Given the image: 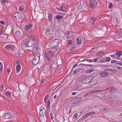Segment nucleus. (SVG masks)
I'll use <instances>...</instances> for the list:
<instances>
[{"mask_svg": "<svg viewBox=\"0 0 122 122\" xmlns=\"http://www.w3.org/2000/svg\"><path fill=\"white\" fill-rule=\"evenodd\" d=\"M24 9V7L23 6H21L19 7V9L21 10H23Z\"/></svg>", "mask_w": 122, "mask_h": 122, "instance_id": "obj_39", "label": "nucleus"}, {"mask_svg": "<svg viewBox=\"0 0 122 122\" xmlns=\"http://www.w3.org/2000/svg\"><path fill=\"white\" fill-rule=\"evenodd\" d=\"M90 93L91 94H93V93H95V90L92 91Z\"/></svg>", "mask_w": 122, "mask_h": 122, "instance_id": "obj_54", "label": "nucleus"}, {"mask_svg": "<svg viewBox=\"0 0 122 122\" xmlns=\"http://www.w3.org/2000/svg\"><path fill=\"white\" fill-rule=\"evenodd\" d=\"M88 113L89 114V115H92L93 114H95V112H89Z\"/></svg>", "mask_w": 122, "mask_h": 122, "instance_id": "obj_40", "label": "nucleus"}, {"mask_svg": "<svg viewBox=\"0 0 122 122\" xmlns=\"http://www.w3.org/2000/svg\"><path fill=\"white\" fill-rule=\"evenodd\" d=\"M3 87L4 86L3 85H0V88L3 89Z\"/></svg>", "mask_w": 122, "mask_h": 122, "instance_id": "obj_58", "label": "nucleus"}, {"mask_svg": "<svg viewBox=\"0 0 122 122\" xmlns=\"http://www.w3.org/2000/svg\"><path fill=\"white\" fill-rule=\"evenodd\" d=\"M62 17L60 15H58L57 16L56 18L57 19H61L62 18Z\"/></svg>", "mask_w": 122, "mask_h": 122, "instance_id": "obj_34", "label": "nucleus"}, {"mask_svg": "<svg viewBox=\"0 0 122 122\" xmlns=\"http://www.w3.org/2000/svg\"><path fill=\"white\" fill-rule=\"evenodd\" d=\"M67 43L69 45L71 44L72 43V41L71 40H68Z\"/></svg>", "mask_w": 122, "mask_h": 122, "instance_id": "obj_35", "label": "nucleus"}, {"mask_svg": "<svg viewBox=\"0 0 122 122\" xmlns=\"http://www.w3.org/2000/svg\"><path fill=\"white\" fill-rule=\"evenodd\" d=\"M76 99L75 98L72 99L71 102V104H75L77 103Z\"/></svg>", "mask_w": 122, "mask_h": 122, "instance_id": "obj_23", "label": "nucleus"}, {"mask_svg": "<svg viewBox=\"0 0 122 122\" xmlns=\"http://www.w3.org/2000/svg\"><path fill=\"white\" fill-rule=\"evenodd\" d=\"M88 95V93H86L84 95V97H85Z\"/></svg>", "mask_w": 122, "mask_h": 122, "instance_id": "obj_55", "label": "nucleus"}, {"mask_svg": "<svg viewBox=\"0 0 122 122\" xmlns=\"http://www.w3.org/2000/svg\"><path fill=\"white\" fill-rule=\"evenodd\" d=\"M34 44L33 40L30 39L26 41L25 43V45L26 46L30 47L33 46Z\"/></svg>", "mask_w": 122, "mask_h": 122, "instance_id": "obj_5", "label": "nucleus"}, {"mask_svg": "<svg viewBox=\"0 0 122 122\" xmlns=\"http://www.w3.org/2000/svg\"><path fill=\"white\" fill-rule=\"evenodd\" d=\"M5 48L8 50L10 49L11 50H14V46L11 44L7 45L5 46Z\"/></svg>", "mask_w": 122, "mask_h": 122, "instance_id": "obj_14", "label": "nucleus"}, {"mask_svg": "<svg viewBox=\"0 0 122 122\" xmlns=\"http://www.w3.org/2000/svg\"><path fill=\"white\" fill-rule=\"evenodd\" d=\"M48 94H47L46 95V96L45 97L46 98H47V97H48Z\"/></svg>", "mask_w": 122, "mask_h": 122, "instance_id": "obj_60", "label": "nucleus"}, {"mask_svg": "<svg viewBox=\"0 0 122 122\" xmlns=\"http://www.w3.org/2000/svg\"><path fill=\"white\" fill-rule=\"evenodd\" d=\"M76 48L74 46H72L70 50H72L75 49Z\"/></svg>", "mask_w": 122, "mask_h": 122, "instance_id": "obj_42", "label": "nucleus"}, {"mask_svg": "<svg viewBox=\"0 0 122 122\" xmlns=\"http://www.w3.org/2000/svg\"><path fill=\"white\" fill-rule=\"evenodd\" d=\"M60 10L61 11H64V9H63L62 7L60 8Z\"/></svg>", "mask_w": 122, "mask_h": 122, "instance_id": "obj_50", "label": "nucleus"}, {"mask_svg": "<svg viewBox=\"0 0 122 122\" xmlns=\"http://www.w3.org/2000/svg\"><path fill=\"white\" fill-rule=\"evenodd\" d=\"M44 104L41 107L39 112V115L41 117H43L45 115L46 111L44 109Z\"/></svg>", "mask_w": 122, "mask_h": 122, "instance_id": "obj_6", "label": "nucleus"}, {"mask_svg": "<svg viewBox=\"0 0 122 122\" xmlns=\"http://www.w3.org/2000/svg\"><path fill=\"white\" fill-rule=\"evenodd\" d=\"M84 112V110H81V112H80V114H81L82 113H83V112Z\"/></svg>", "mask_w": 122, "mask_h": 122, "instance_id": "obj_63", "label": "nucleus"}, {"mask_svg": "<svg viewBox=\"0 0 122 122\" xmlns=\"http://www.w3.org/2000/svg\"><path fill=\"white\" fill-rule=\"evenodd\" d=\"M111 58L110 57H108L106 59V61L107 62H109L110 61Z\"/></svg>", "mask_w": 122, "mask_h": 122, "instance_id": "obj_36", "label": "nucleus"}, {"mask_svg": "<svg viewBox=\"0 0 122 122\" xmlns=\"http://www.w3.org/2000/svg\"><path fill=\"white\" fill-rule=\"evenodd\" d=\"M4 118L5 119H9L12 117V115L10 112L5 113L4 115Z\"/></svg>", "mask_w": 122, "mask_h": 122, "instance_id": "obj_11", "label": "nucleus"}, {"mask_svg": "<svg viewBox=\"0 0 122 122\" xmlns=\"http://www.w3.org/2000/svg\"><path fill=\"white\" fill-rule=\"evenodd\" d=\"M45 81V80H44V79H43L41 80V83H43L44 82V81Z\"/></svg>", "mask_w": 122, "mask_h": 122, "instance_id": "obj_57", "label": "nucleus"}, {"mask_svg": "<svg viewBox=\"0 0 122 122\" xmlns=\"http://www.w3.org/2000/svg\"><path fill=\"white\" fill-rule=\"evenodd\" d=\"M89 114L88 113H87L85 114L83 116V117L81 118V120H84L87 117L89 116Z\"/></svg>", "mask_w": 122, "mask_h": 122, "instance_id": "obj_24", "label": "nucleus"}, {"mask_svg": "<svg viewBox=\"0 0 122 122\" xmlns=\"http://www.w3.org/2000/svg\"><path fill=\"white\" fill-rule=\"evenodd\" d=\"M93 60L95 62L97 61L98 59H93Z\"/></svg>", "mask_w": 122, "mask_h": 122, "instance_id": "obj_56", "label": "nucleus"}, {"mask_svg": "<svg viewBox=\"0 0 122 122\" xmlns=\"http://www.w3.org/2000/svg\"><path fill=\"white\" fill-rule=\"evenodd\" d=\"M110 56L112 57H114V58H116V59L119 58L117 56L116 54H114V55H111Z\"/></svg>", "mask_w": 122, "mask_h": 122, "instance_id": "obj_27", "label": "nucleus"}, {"mask_svg": "<svg viewBox=\"0 0 122 122\" xmlns=\"http://www.w3.org/2000/svg\"><path fill=\"white\" fill-rule=\"evenodd\" d=\"M50 101L48 100L47 102V105H48V108L50 106Z\"/></svg>", "mask_w": 122, "mask_h": 122, "instance_id": "obj_43", "label": "nucleus"}, {"mask_svg": "<svg viewBox=\"0 0 122 122\" xmlns=\"http://www.w3.org/2000/svg\"><path fill=\"white\" fill-rule=\"evenodd\" d=\"M33 30V29L32 28H30V29L29 30L30 32H32Z\"/></svg>", "mask_w": 122, "mask_h": 122, "instance_id": "obj_64", "label": "nucleus"}, {"mask_svg": "<svg viewBox=\"0 0 122 122\" xmlns=\"http://www.w3.org/2000/svg\"><path fill=\"white\" fill-rule=\"evenodd\" d=\"M76 70V69L75 70V71H74V74H75L76 73V71H77V70Z\"/></svg>", "mask_w": 122, "mask_h": 122, "instance_id": "obj_61", "label": "nucleus"}, {"mask_svg": "<svg viewBox=\"0 0 122 122\" xmlns=\"http://www.w3.org/2000/svg\"><path fill=\"white\" fill-rule=\"evenodd\" d=\"M43 2L46 3L47 1V0H41Z\"/></svg>", "mask_w": 122, "mask_h": 122, "instance_id": "obj_52", "label": "nucleus"}, {"mask_svg": "<svg viewBox=\"0 0 122 122\" xmlns=\"http://www.w3.org/2000/svg\"><path fill=\"white\" fill-rule=\"evenodd\" d=\"M30 37L33 38H34V36L33 35H30Z\"/></svg>", "mask_w": 122, "mask_h": 122, "instance_id": "obj_59", "label": "nucleus"}, {"mask_svg": "<svg viewBox=\"0 0 122 122\" xmlns=\"http://www.w3.org/2000/svg\"><path fill=\"white\" fill-rule=\"evenodd\" d=\"M38 45L37 44H36L34 46L33 50V52L36 53L38 52Z\"/></svg>", "mask_w": 122, "mask_h": 122, "instance_id": "obj_13", "label": "nucleus"}, {"mask_svg": "<svg viewBox=\"0 0 122 122\" xmlns=\"http://www.w3.org/2000/svg\"><path fill=\"white\" fill-rule=\"evenodd\" d=\"M88 61L89 62H93L92 61V59L83 60H82V61Z\"/></svg>", "mask_w": 122, "mask_h": 122, "instance_id": "obj_33", "label": "nucleus"}, {"mask_svg": "<svg viewBox=\"0 0 122 122\" xmlns=\"http://www.w3.org/2000/svg\"><path fill=\"white\" fill-rule=\"evenodd\" d=\"M53 31L49 29L46 30L45 33V36L46 37H47L48 36L51 35L52 34V32Z\"/></svg>", "mask_w": 122, "mask_h": 122, "instance_id": "obj_8", "label": "nucleus"}, {"mask_svg": "<svg viewBox=\"0 0 122 122\" xmlns=\"http://www.w3.org/2000/svg\"><path fill=\"white\" fill-rule=\"evenodd\" d=\"M94 69H90L86 71V73H89L92 72L94 71Z\"/></svg>", "mask_w": 122, "mask_h": 122, "instance_id": "obj_31", "label": "nucleus"}, {"mask_svg": "<svg viewBox=\"0 0 122 122\" xmlns=\"http://www.w3.org/2000/svg\"><path fill=\"white\" fill-rule=\"evenodd\" d=\"M76 42L78 44H80L81 43V39L80 37H77L76 39Z\"/></svg>", "mask_w": 122, "mask_h": 122, "instance_id": "obj_21", "label": "nucleus"}, {"mask_svg": "<svg viewBox=\"0 0 122 122\" xmlns=\"http://www.w3.org/2000/svg\"><path fill=\"white\" fill-rule=\"evenodd\" d=\"M58 64L56 62V61L55 60L53 61L51 65V67L53 69H55L57 67Z\"/></svg>", "mask_w": 122, "mask_h": 122, "instance_id": "obj_10", "label": "nucleus"}, {"mask_svg": "<svg viewBox=\"0 0 122 122\" xmlns=\"http://www.w3.org/2000/svg\"><path fill=\"white\" fill-rule=\"evenodd\" d=\"M117 61L115 60H112L111 61V63H116Z\"/></svg>", "mask_w": 122, "mask_h": 122, "instance_id": "obj_48", "label": "nucleus"}, {"mask_svg": "<svg viewBox=\"0 0 122 122\" xmlns=\"http://www.w3.org/2000/svg\"><path fill=\"white\" fill-rule=\"evenodd\" d=\"M76 102H80L82 100V98L81 97H78L75 98Z\"/></svg>", "mask_w": 122, "mask_h": 122, "instance_id": "obj_29", "label": "nucleus"}, {"mask_svg": "<svg viewBox=\"0 0 122 122\" xmlns=\"http://www.w3.org/2000/svg\"><path fill=\"white\" fill-rule=\"evenodd\" d=\"M116 64L117 65H120L122 66V63H121V62H117L116 63Z\"/></svg>", "mask_w": 122, "mask_h": 122, "instance_id": "obj_49", "label": "nucleus"}, {"mask_svg": "<svg viewBox=\"0 0 122 122\" xmlns=\"http://www.w3.org/2000/svg\"><path fill=\"white\" fill-rule=\"evenodd\" d=\"M77 115L76 113H75L74 115V117L75 118H77Z\"/></svg>", "mask_w": 122, "mask_h": 122, "instance_id": "obj_45", "label": "nucleus"}, {"mask_svg": "<svg viewBox=\"0 0 122 122\" xmlns=\"http://www.w3.org/2000/svg\"><path fill=\"white\" fill-rule=\"evenodd\" d=\"M73 35V33L71 32L68 31L67 32L66 37L67 38H71Z\"/></svg>", "mask_w": 122, "mask_h": 122, "instance_id": "obj_15", "label": "nucleus"}, {"mask_svg": "<svg viewBox=\"0 0 122 122\" xmlns=\"http://www.w3.org/2000/svg\"><path fill=\"white\" fill-rule=\"evenodd\" d=\"M57 49H53V50H50L47 51V53H45L44 54L45 57L49 61H50V59L49 58V57L50 56L52 57L53 56L54 54V53L57 51Z\"/></svg>", "mask_w": 122, "mask_h": 122, "instance_id": "obj_2", "label": "nucleus"}, {"mask_svg": "<svg viewBox=\"0 0 122 122\" xmlns=\"http://www.w3.org/2000/svg\"><path fill=\"white\" fill-rule=\"evenodd\" d=\"M91 79V77H86L83 79L82 81V82L84 84H87L90 81Z\"/></svg>", "mask_w": 122, "mask_h": 122, "instance_id": "obj_7", "label": "nucleus"}, {"mask_svg": "<svg viewBox=\"0 0 122 122\" xmlns=\"http://www.w3.org/2000/svg\"><path fill=\"white\" fill-rule=\"evenodd\" d=\"M116 55H117V56H118V57H119V56H121L122 55V53L121 51H120L119 52H117L116 53Z\"/></svg>", "mask_w": 122, "mask_h": 122, "instance_id": "obj_30", "label": "nucleus"}, {"mask_svg": "<svg viewBox=\"0 0 122 122\" xmlns=\"http://www.w3.org/2000/svg\"><path fill=\"white\" fill-rule=\"evenodd\" d=\"M5 95L8 97H10L11 95V92L10 91H7L6 92Z\"/></svg>", "mask_w": 122, "mask_h": 122, "instance_id": "obj_25", "label": "nucleus"}, {"mask_svg": "<svg viewBox=\"0 0 122 122\" xmlns=\"http://www.w3.org/2000/svg\"><path fill=\"white\" fill-rule=\"evenodd\" d=\"M20 65H18L16 67V70L18 72L20 71Z\"/></svg>", "mask_w": 122, "mask_h": 122, "instance_id": "obj_28", "label": "nucleus"}, {"mask_svg": "<svg viewBox=\"0 0 122 122\" xmlns=\"http://www.w3.org/2000/svg\"><path fill=\"white\" fill-rule=\"evenodd\" d=\"M109 5L108 6V8L109 9H111L112 6V3H109Z\"/></svg>", "mask_w": 122, "mask_h": 122, "instance_id": "obj_37", "label": "nucleus"}, {"mask_svg": "<svg viewBox=\"0 0 122 122\" xmlns=\"http://www.w3.org/2000/svg\"><path fill=\"white\" fill-rule=\"evenodd\" d=\"M95 93L98 92H102V90H95Z\"/></svg>", "mask_w": 122, "mask_h": 122, "instance_id": "obj_44", "label": "nucleus"}, {"mask_svg": "<svg viewBox=\"0 0 122 122\" xmlns=\"http://www.w3.org/2000/svg\"><path fill=\"white\" fill-rule=\"evenodd\" d=\"M76 92H74L72 93V95H76Z\"/></svg>", "mask_w": 122, "mask_h": 122, "instance_id": "obj_53", "label": "nucleus"}, {"mask_svg": "<svg viewBox=\"0 0 122 122\" xmlns=\"http://www.w3.org/2000/svg\"><path fill=\"white\" fill-rule=\"evenodd\" d=\"M3 68V66L1 63L0 62V71H1Z\"/></svg>", "mask_w": 122, "mask_h": 122, "instance_id": "obj_38", "label": "nucleus"}, {"mask_svg": "<svg viewBox=\"0 0 122 122\" xmlns=\"http://www.w3.org/2000/svg\"><path fill=\"white\" fill-rule=\"evenodd\" d=\"M59 30H61L62 31H63L65 28V26L64 24H62L60 25L59 27Z\"/></svg>", "mask_w": 122, "mask_h": 122, "instance_id": "obj_18", "label": "nucleus"}, {"mask_svg": "<svg viewBox=\"0 0 122 122\" xmlns=\"http://www.w3.org/2000/svg\"><path fill=\"white\" fill-rule=\"evenodd\" d=\"M0 23H2L3 25H4L5 24V22H4L3 20H1L0 21Z\"/></svg>", "mask_w": 122, "mask_h": 122, "instance_id": "obj_47", "label": "nucleus"}, {"mask_svg": "<svg viewBox=\"0 0 122 122\" xmlns=\"http://www.w3.org/2000/svg\"><path fill=\"white\" fill-rule=\"evenodd\" d=\"M13 94L15 96L17 97L20 95V94L19 91H18L13 92Z\"/></svg>", "mask_w": 122, "mask_h": 122, "instance_id": "obj_19", "label": "nucleus"}, {"mask_svg": "<svg viewBox=\"0 0 122 122\" xmlns=\"http://www.w3.org/2000/svg\"><path fill=\"white\" fill-rule=\"evenodd\" d=\"M47 99V98H45V97L44 98V101H45V102H46V100Z\"/></svg>", "mask_w": 122, "mask_h": 122, "instance_id": "obj_62", "label": "nucleus"}, {"mask_svg": "<svg viewBox=\"0 0 122 122\" xmlns=\"http://www.w3.org/2000/svg\"><path fill=\"white\" fill-rule=\"evenodd\" d=\"M105 72L108 74H111L115 72L116 71L114 69H107L104 70Z\"/></svg>", "mask_w": 122, "mask_h": 122, "instance_id": "obj_9", "label": "nucleus"}, {"mask_svg": "<svg viewBox=\"0 0 122 122\" xmlns=\"http://www.w3.org/2000/svg\"><path fill=\"white\" fill-rule=\"evenodd\" d=\"M10 71V69L8 68L7 69V72L8 73H9V72Z\"/></svg>", "mask_w": 122, "mask_h": 122, "instance_id": "obj_51", "label": "nucleus"}, {"mask_svg": "<svg viewBox=\"0 0 122 122\" xmlns=\"http://www.w3.org/2000/svg\"><path fill=\"white\" fill-rule=\"evenodd\" d=\"M90 19L91 22L92 24L94 25L97 20V18L92 17L90 18Z\"/></svg>", "mask_w": 122, "mask_h": 122, "instance_id": "obj_12", "label": "nucleus"}, {"mask_svg": "<svg viewBox=\"0 0 122 122\" xmlns=\"http://www.w3.org/2000/svg\"><path fill=\"white\" fill-rule=\"evenodd\" d=\"M15 34L17 36L20 37L21 35L20 32L19 31H16L15 32Z\"/></svg>", "mask_w": 122, "mask_h": 122, "instance_id": "obj_26", "label": "nucleus"}, {"mask_svg": "<svg viewBox=\"0 0 122 122\" xmlns=\"http://www.w3.org/2000/svg\"><path fill=\"white\" fill-rule=\"evenodd\" d=\"M8 0H2V2L3 3H5V2H7Z\"/></svg>", "mask_w": 122, "mask_h": 122, "instance_id": "obj_46", "label": "nucleus"}, {"mask_svg": "<svg viewBox=\"0 0 122 122\" xmlns=\"http://www.w3.org/2000/svg\"><path fill=\"white\" fill-rule=\"evenodd\" d=\"M40 55L38 53L35 56L32 61V63L33 65H36L40 61Z\"/></svg>", "mask_w": 122, "mask_h": 122, "instance_id": "obj_3", "label": "nucleus"}, {"mask_svg": "<svg viewBox=\"0 0 122 122\" xmlns=\"http://www.w3.org/2000/svg\"><path fill=\"white\" fill-rule=\"evenodd\" d=\"M54 25L53 24H51L49 26V28L48 29L52 31H53L54 30Z\"/></svg>", "mask_w": 122, "mask_h": 122, "instance_id": "obj_20", "label": "nucleus"}, {"mask_svg": "<svg viewBox=\"0 0 122 122\" xmlns=\"http://www.w3.org/2000/svg\"><path fill=\"white\" fill-rule=\"evenodd\" d=\"M32 26V24H29L28 25H26L25 26V30H28Z\"/></svg>", "mask_w": 122, "mask_h": 122, "instance_id": "obj_17", "label": "nucleus"}, {"mask_svg": "<svg viewBox=\"0 0 122 122\" xmlns=\"http://www.w3.org/2000/svg\"><path fill=\"white\" fill-rule=\"evenodd\" d=\"M60 40L58 39H54L49 45V47L50 48L51 50H53V49H57L56 46L59 43Z\"/></svg>", "mask_w": 122, "mask_h": 122, "instance_id": "obj_1", "label": "nucleus"}, {"mask_svg": "<svg viewBox=\"0 0 122 122\" xmlns=\"http://www.w3.org/2000/svg\"><path fill=\"white\" fill-rule=\"evenodd\" d=\"M117 89L113 87V86L111 87L110 90V92L111 93H113L115 91H116Z\"/></svg>", "mask_w": 122, "mask_h": 122, "instance_id": "obj_22", "label": "nucleus"}, {"mask_svg": "<svg viewBox=\"0 0 122 122\" xmlns=\"http://www.w3.org/2000/svg\"><path fill=\"white\" fill-rule=\"evenodd\" d=\"M89 6L92 8L96 7L97 6V2L95 0H89Z\"/></svg>", "mask_w": 122, "mask_h": 122, "instance_id": "obj_4", "label": "nucleus"}, {"mask_svg": "<svg viewBox=\"0 0 122 122\" xmlns=\"http://www.w3.org/2000/svg\"><path fill=\"white\" fill-rule=\"evenodd\" d=\"M106 109L105 108H104L102 109H101L100 110H102V111H100L102 112H106Z\"/></svg>", "mask_w": 122, "mask_h": 122, "instance_id": "obj_41", "label": "nucleus"}, {"mask_svg": "<svg viewBox=\"0 0 122 122\" xmlns=\"http://www.w3.org/2000/svg\"><path fill=\"white\" fill-rule=\"evenodd\" d=\"M52 16V14H50L48 15V18L49 19V21H51V17Z\"/></svg>", "mask_w": 122, "mask_h": 122, "instance_id": "obj_32", "label": "nucleus"}, {"mask_svg": "<svg viewBox=\"0 0 122 122\" xmlns=\"http://www.w3.org/2000/svg\"><path fill=\"white\" fill-rule=\"evenodd\" d=\"M100 76L102 77H104L108 76V74L105 72H100Z\"/></svg>", "mask_w": 122, "mask_h": 122, "instance_id": "obj_16", "label": "nucleus"}]
</instances>
